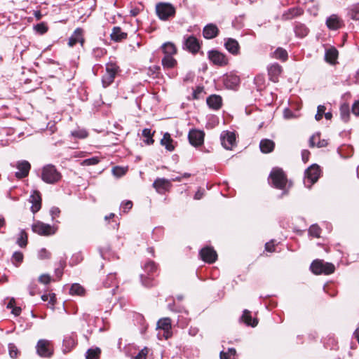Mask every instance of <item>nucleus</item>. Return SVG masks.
Instances as JSON below:
<instances>
[{"instance_id":"obj_1","label":"nucleus","mask_w":359,"mask_h":359,"mask_svg":"<svg viewBox=\"0 0 359 359\" xmlns=\"http://www.w3.org/2000/svg\"><path fill=\"white\" fill-rule=\"evenodd\" d=\"M61 174L53 165H47L42 169L41 179L48 184H55L60 180Z\"/></svg>"},{"instance_id":"obj_2","label":"nucleus","mask_w":359,"mask_h":359,"mask_svg":"<svg viewBox=\"0 0 359 359\" xmlns=\"http://www.w3.org/2000/svg\"><path fill=\"white\" fill-rule=\"evenodd\" d=\"M334 269L332 264L319 259L313 261L311 265V269L315 274H330L334 271Z\"/></svg>"},{"instance_id":"obj_3","label":"nucleus","mask_w":359,"mask_h":359,"mask_svg":"<svg viewBox=\"0 0 359 359\" xmlns=\"http://www.w3.org/2000/svg\"><path fill=\"white\" fill-rule=\"evenodd\" d=\"M156 11L161 20H166L175 14V8L169 3L161 2L156 4Z\"/></svg>"},{"instance_id":"obj_4","label":"nucleus","mask_w":359,"mask_h":359,"mask_svg":"<svg viewBox=\"0 0 359 359\" xmlns=\"http://www.w3.org/2000/svg\"><path fill=\"white\" fill-rule=\"evenodd\" d=\"M320 174V167L313 164L307 168L305 171V177L304 183L306 187L310 188L314 183H316Z\"/></svg>"},{"instance_id":"obj_5","label":"nucleus","mask_w":359,"mask_h":359,"mask_svg":"<svg viewBox=\"0 0 359 359\" xmlns=\"http://www.w3.org/2000/svg\"><path fill=\"white\" fill-rule=\"evenodd\" d=\"M119 70V67L112 62L106 65V72L102 76V85L104 88L109 86L114 82L115 76Z\"/></svg>"},{"instance_id":"obj_6","label":"nucleus","mask_w":359,"mask_h":359,"mask_svg":"<svg viewBox=\"0 0 359 359\" xmlns=\"http://www.w3.org/2000/svg\"><path fill=\"white\" fill-rule=\"evenodd\" d=\"M273 186L279 189H283L287 183L286 176L282 169L274 168L270 174Z\"/></svg>"},{"instance_id":"obj_7","label":"nucleus","mask_w":359,"mask_h":359,"mask_svg":"<svg viewBox=\"0 0 359 359\" xmlns=\"http://www.w3.org/2000/svg\"><path fill=\"white\" fill-rule=\"evenodd\" d=\"M32 231L41 236H50L55 233V229L50 224L37 221L32 226Z\"/></svg>"},{"instance_id":"obj_8","label":"nucleus","mask_w":359,"mask_h":359,"mask_svg":"<svg viewBox=\"0 0 359 359\" xmlns=\"http://www.w3.org/2000/svg\"><path fill=\"white\" fill-rule=\"evenodd\" d=\"M220 140L226 149H231L236 144V135L233 132L223 131L220 135Z\"/></svg>"},{"instance_id":"obj_9","label":"nucleus","mask_w":359,"mask_h":359,"mask_svg":"<svg viewBox=\"0 0 359 359\" xmlns=\"http://www.w3.org/2000/svg\"><path fill=\"white\" fill-rule=\"evenodd\" d=\"M204 133L200 130H191L189 133V140L191 145L194 147H199L203 144Z\"/></svg>"},{"instance_id":"obj_10","label":"nucleus","mask_w":359,"mask_h":359,"mask_svg":"<svg viewBox=\"0 0 359 359\" xmlns=\"http://www.w3.org/2000/svg\"><path fill=\"white\" fill-rule=\"evenodd\" d=\"M36 351L41 357H50L53 353L50 341L46 339H40L36 345Z\"/></svg>"},{"instance_id":"obj_11","label":"nucleus","mask_w":359,"mask_h":359,"mask_svg":"<svg viewBox=\"0 0 359 359\" xmlns=\"http://www.w3.org/2000/svg\"><path fill=\"white\" fill-rule=\"evenodd\" d=\"M171 327V320L169 318H161L157 323V329L163 331V337L165 339L172 336Z\"/></svg>"},{"instance_id":"obj_12","label":"nucleus","mask_w":359,"mask_h":359,"mask_svg":"<svg viewBox=\"0 0 359 359\" xmlns=\"http://www.w3.org/2000/svg\"><path fill=\"white\" fill-rule=\"evenodd\" d=\"M210 60L215 65L223 66L228 63L226 57L217 50H211L208 53Z\"/></svg>"},{"instance_id":"obj_13","label":"nucleus","mask_w":359,"mask_h":359,"mask_svg":"<svg viewBox=\"0 0 359 359\" xmlns=\"http://www.w3.org/2000/svg\"><path fill=\"white\" fill-rule=\"evenodd\" d=\"M18 171L15 172L17 178L21 179L27 177L31 168L30 163L27 161H21L17 163Z\"/></svg>"},{"instance_id":"obj_14","label":"nucleus","mask_w":359,"mask_h":359,"mask_svg":"<svg viewBox=\"0 0 359 359\" xmlns=\"http://www.w3.org/2000/svg\"><path fill=\"white\" fill-rule=\"evenodd\" d=\"M202 259L208 263H213L216 261L217 255L212 248H204L200 252Z\"/></svg>"},{"instance_id":"obj_15","label":"nucleus","mask_w":359,"mask_h":359,"mask_svg":"<svg viewBox=\"0 0 359 359\" xmlns=\"http://www.w3.org/2000/svg\"><path fill=\"white\" fill-rule=\"evenodd\" d=\"M153 186L158 193H163L170 188L171 182L165 178H158L154 181Z\"/></svg>"},{"instance_id":"obj_16","label":"nucleus","mask_w":359,"mask_h":359,"mask_svg":"<svg viewBox=\"0 0 359 359\" xmlns=\"http://www.w3.org/2000/svg\"><path fill=\"white\" fill-rule=\"evenodd\" d=\"M29 201L32 204L31 210L33 213H36L41 209V197L39 191H34L33 192V194L30 196Z\"/></svg>"},{"instance_id":"obj_17","label":"nucleus","mask_w":359,"mask_h":359,"mask_svg":"<svg viewBox=\"0 0 359 359\" xmlns=\"http://www.w3.org/2000/svg\"><path fill=\"white\" fill-rule=\"evenodd\" d=\"M326 25L330 29L337 30L341 27L343 21L337 15L333 14L327 19Z\"/></svg>"},{"instance_id":"obj_18","label":"nucleus","mask_w":359,"mask_h":359,"mask_svg":"<svg viewBox=\"0 0 359 359\" xmlns=\"http://www.w3.org/2000/svg\"><path fill=\"white\" fill-rule=\"evenodd\" d=\"M83 29L77 28L69 39L68 44L70 47L74 46L76 43H80L83 46L84 39L83 37Z\"/></svg>"},{"instance_id":"obj_19","label":"nucleus","mask_w":359,"mask_h":359,"mask_svg":"<svg viewBox=\"0 0 359 359\" xmlns=\"http://www.w3.org/2000/svg\"><path fill=\"white\" fill-rule=\"evenodd\" d=\"M219 29L214 24H209L206 25L203 31V36L205 39H211L216 37L218 35Z\"/></svg>"},{"instance_id":"obj_20","label":"nucleus","mask_w":359,"mask_h":359,"mask_svg":"<svg viewBox=\"0 0 359 359\" xmlns=\"http://www.w3.org/2000/svg\"><path fill=\"white\" fill-rule=\"evenodd\" d=\"M185 46L192 53L198 52L200 48L199 43L197 39L192 36L187 38L185 40Z\"/></svg>"},{"instance_id":"obj_21","label":"nucleus","mask_w":359,"mask_h":359,"mask_svg":"<svg viewBox=\"0 0 359 359\" xmlns=\"http://www.w3.org/2000/svg\"><path fill=\"white\" fill-rule=\"evenodd\" d=\"M268 71L270 79L274 83L278 82V76L282 72V67L278 64H274L269 68Z\"/></svg>"},{"instance_id":"obj_22","label":"nucleus","mask_w":359,"mask_h":359,"mask_svg":"<svg viewBox=\"0 0 359 359\" xmlns=\"http://www.w3.org/2000/svg\"><path fill=\"white\" fill-rule=\"evenodd\" d=\"M222 97L217 95H212L207 98L208 105L213 109H219L222 106Z\"/></svg>"},{"instance_id":"obj_23","label":"nucleus","mask_w":359,"mask_h":359,"mask_svg":"<svg viewBox=\"0 0 359 359\" xmlns=\"http://www.w3.org/2000/svg\"><path fill=\"white\" fill-rule=\"evenodd\" d=\"M274 142L269 139H264L261 140L259 147L262 152L268 154L271 152L274 149Z\"/></svg>"},{"instance_id":"obj_24","label":"nucleus","mask_w":359,"mask_h":359,"mask_svg":"<svg viewBox=\"0 0 359 359\" xmlns=\"http://www.w3.org/2000/svg\"><path fill=\"white\" fill-rule=\"evenodd\" d=\"M241 320L246 325L252 327H255L258 323L257 320L256 318H252L251 316V312L247 309L243 311Z\"/></svg>"},{"instance_id":"obj_25","label":"nucleus","mask_w":359,"mask_h":359,"mask_svg":"<svg viewBox=\"0 0 359 359\" xmlns=\"http://www.w3.org/2000/svg\"><path fill=\"white\" fill-rule=\"evenodd\" d=\"M240 79L237 76L229 75L227 76L224 79V84L226 88L230 89H234L238 86Z\"/></svg>"},{"instance_id":"obj_26","label":"nucleus","mask_w":359,"mask_h":359,"mask_svg":"<svg viewBox=\"0 0 359 359\" xmlns=\"http://www.w3.org/2000/svg\"><path fill=\"white\" fill-rule=\"evenodd\" d=\"M226 48L232 54H237L239 50V45L236 40L228 39L225 43Z\"/></svg>"},{"instance_id":"obj_27","label":"nucleus","mask_w":359,"mask_h":359,"mask_svg":"<svg viewBox=\"0 0 359 359\" xmlns=\"http://www.w3.org/2000/svg\"><path fill=\"white\" fill-rule=\"evenodd\" d=\"M127 36V34L126 32H122L121 29L119 27H114L112 30V33L111 34V38L113 41H119L123 39H126Z\"/></svg>"},{"instance_id":"obj_28","label":"nucleus","mask_w":359,"mask_h":359,"mask_svg":"<svg viewBox=\"0 0 359 359\" xmlns=\"http://www.w3.org/2000/svg\"><path fill=\"white\" fill-rule=\"evenodd\" d=\"M162 145L165 146V149L170 151L174 150L175 147L172 145V140L168 133H165L161 140Z\"/></svg>"},{"instance_id":"obj_29","label":"nucleus","mask_w":359,"mask_h":359,"mask_svg":"<svg viewBox=\"0 0 359 359\" xmlns=\"http://www.w3.org/2000/svg\"><path fill=\"white\" fill-rule=\"evenodd\" d=\"M162 49L165 55H173L177 53V48L175 46L170 42L165 43L162 46Z\"/></svg>"},{"instance_id":"obj_30","label":"nucleus","mask_w":359,"mask_h":359,"mask_svg":"<svg viewBox=\"0 0 359 359\" xmlns=\"http://www.w3.org/2000/svg\"><path fill=\"white\" fill-rule=\"evenodd\" d=\"M338 56V51L335 48L328 49L325 53V60L330 63H334Z\"/></svg>"},{"instance_id":"obj_31","label":"nucleus","mask_w":359,"mask_h":359,"mask_svg":"<svg viewBox=\"0 0 359 359\" xmlns=\"http://www.w3.org/2000/svg\"><path fill=\"white\" fill-rule=\"evenodd\" d=\"M177 64V61L172 57V55H165L162 59V65L165 68H172Z\"/></svg>"},{"instance_id":"obj_32","label":"nucleus","mask_w":359,"mask_h":359,"mask_svg":"<svg viewBox=\"0 0 359 359\" xmlns=\"http://www.w3.org/2000/svg\"><path fill=\"white\" fill-rule=\"evenodd\" d=\"M70 294H76V295H83L85 292L84 288L78 283H74L72 285L70 288Z\"/></svg>"},{"instance_id":"obj_33","label":"nucleus","mask_w":359,"mask_h":359,"mask_svg":"<svg viewBox=\"0 0 359 359\" xmlns=\"http://www.w3.org/2000/svg\"><path fill=\"white\" fill-rule=\"evenodd\" d=\"M273 56L276 59L285 61L287 58V51L283 48H278L275 50Z\"/></svg>"},{"instance_id":"obj_34","label":"nucleus","mask_w":359,"mask_h":359,"mask_svg":"<svg viewBox=\"0 0 359 359\" xmlns=\"http://www.w3.org/2000/svg\"><path fill=\"white\" fill-rule=\"evenodd\" d=\"M100 353L99 348L88 349L86 353V359H98Z\"/></svg>"},{"instance_id":"obj_35","label":"nucleus","mask_w":359,"mask_h":359,"mask_svg":"<svg viewBox=\"0 0 359 359\" xmlns=\"http://www.w3.org/2000/svg\"><path fill=\"white\" fill-rule=\"evenodd\" d=\"M17 243L21 248L25 247L27 244V234L24 231L22 230L20 233L19 238H18Z\"/></svg>"},{"instance_id":"obj_36","label":"nucleus","mask_w":359,"mask_h":359,"mask_svg":"<svg viewBox=\"0 0 359 359\" xmlns=\"http://www.w3.org/2000/svg\"><path fill=\"white\" fill-rule=\"evenodd\" d=\"M142 135L145 137V143L147 144H151L154 143V140L152 139V133L150 129L145 128L142 130Z\"/></svg>"},{"instance_id":"obj_37","label":"nucleus","mask_w":359,"mask_h":359,"mask_svg":"<svg viewBox=\"0 0 359 359\" xmlns=\"http://www.w3.org/2000/svg\"><path fill=\"white\" fill-rule=\"evenodd\" d=\"M63 343L65 346V349L64 350L65 352L69 351L70 349L76 344L75 340L71 337L65 338Z\"/></svg>"},{"instance_id":"obj_38","label":"nucleus","mask_w":359,"mask_h":359,"mask_svg":"<svg viewBox=\"0 0 359 359\" xmlns=\"http://www.w3.org/2000/svg\"><path fill=\"white\" fill-rule=\"evenodd\" d=\"M41 299L44 302L48 301L49 304L52 306H54L56 302L55 294L54 293L43 294L41 296Z\"/></svg>"},{"instance_id":"obj_39","label":"nucleus","mask_w":359,"mask_h":359,"mask_svg":"<svg viewBox=\"0 0 359 359\" xmlns=\"http://www.w3.org/2000/svg\"><path fill=\"white\" fill-rule=\"evenodd\" d=\"M144 270L149 275L150 273H152L156 271V266L154 262L149 261L145 264Z\"/></svg>"},{"instance_id":"obj_40","label":"nucleus","mask_w":359,"mask_h":359,"mask_svg":"<svg viewBox=\"0 0 359 359\" xmlns=\"http://www.w3.org/2000/svg\"><path fill=\"white\" fill-rule=\"evenodd\" d=\"M350 15L353 20H359V3L351 8Z\"/></svg>"},{"instance_id":"obj_41","label":"nucleus","mask_w":359,"mask_h":359,"mask_svg":"<svg viewBox=\"0 0 359 359\" xmlns=\"http://www.w3.org/2000/svg\"><path fill=\"white\" fill-rule=\"evenodd\" d=\"M309 233L316 238L320 237V229L318 225H312L309 228Z\"/></svg>"},{"instance_id":"obj_42","label":"nucleus","mask_w":359,"mask_h":359,"mask_svg":"<svg viewBox=\"0 0 359 359\" xmlns=\"http://www.w3.org/2000/svg\"><path fill=\"white\" fill-rule=\"evenodd\" d=\"M8 351H9V355L11 358H15L18 357V349L17 348V347L15 344H8Z\"/></svg>"},{"instance_id":"obj_43","label":"nucleus","mask_w":359,"mask_h":359,"mask_svg":"<svg viewBox=\"0 0 359 359\" xmlns=\"http://www.w3.org/2000/svg\"><path fill=\"white\" fill-rule=\"evenodd\" d=\"M23 259V255L20 252H15L13 255V263L18 266L19 264H20L22 262Z\"/></svg>"},{"instance_id":"obj_44","label":"nucleus","mask_w":359,"mask_h":359,"mask_svg":"<svg viewBox=\"0 0 359 359\" xmlns=\"http://www.w3.org/2000/svg\"><path fill=\"white\" fill-rule=\"evenodd\" d=\"M325 107L324 105H319L317 109V114L315 116V118L316 121H320L323 116L325 114Z\"/></svg>"},{"instance_id":"obj_45","label":"nucleus","mask_w":359,"mask_h":359,"mask_svg":"<svg viewBox=\"0 0 359 359\" xmlns=\"http://www.w3.org/2000/svg\"><path fill=\"white\" fill-rule=\"evenodd\" d=\"M99 161L100 160L97 157H93L83 160L81 164L83 165H96L99 163Z\"/></svg>"},{"instance_id":"obj_46","label":"nucleus","mask_w":359,"mask_h":359,"mask_svg":"<svg viewBox=\"0 0 359 359\" xmlns=\"http://www.w3.org/2000/svg\"><path fill=\"white\" fill-rule=\"evenodd\" d=\"M72 135L79 138H85L88 136V133L85 130H77L72 133Z\"/></svg>"},{"instance_id":"obj_47","label":"nucleus","mask_w":359,"mask_h":359,"mask_svg":"<svg viewBox=\"0 0 359 359\" xmlns=\"http://www.w3.org/2000/svg\"><path fill=\"white\" fill-rule=\"evenodd\" d=\"M38 256L39 259H48L50 256V254L45 248H42L39 251Z\"/></svg>"},{"instance_id":"obj_48","label":"nucleus","mask_w":359,"mask_h":359,"mask_svg":"<svg viewBox=\"0 0 359 359\" xmlns=\"http://www.w3.org/2000/svg\"><path fill=\"white\" fill-rule=\"evenodd\" d=\"M51 280V278L48 274H42L39 278V281L42 283L47 285L48 284Z\"/></svg>"},{"instance_id":"obj_49","label":"nucleus","mask_w":359,"mask_h":359,"mask_svg":"<svg viewBox=\"0 0 359 359\" xmlns=\"http://www.w3.org/2000/svg\"><path fill=\"white\" fill-rule=\"evenodd\" d=\"M348 114H349V112H348V106H342L341 107V115L342 116V118L344 120V121H347L348 120Z\"/></svg>"},{"instance_id":"obj_50","label":"nucleus","mask_w":359,"mask_h":359,"mask_svg":"<svg viewBox=\"0 0 359 359\" xmlns=\"http://www.w3.org/2000/svg\"><path fill=\"white\" fill-rule=\"evenodd\" d=\"M148 354V349L144 348L142 349L138 354L134 358V359H146Z\"/></svg>"},{"instance_id":"obj_51","label":"nucleus","mask_w":359,"mask_h":359,"mask_svg":"<svg viewBox=\"0 0 359 359\" xmlns=\"http://www.w3.org/2000/svg\"><path fill=\"white\" fill-rule=\"evenodd\" d=\"M112 172L115 176L120 177L125 173V171L122 168L115 167L113 168Z\"/></svg>"},{"instance_id":"obj_52","label":"nucleus","mask_w":359,"mask_h":359,"mask_svg":"<svg viewBox=\"0 0 359 359\" xmlns=\"http://www.w3.org/2000/svg\"><path fill=\"white\" fill-rule=\"evenodd\" d=\"M203 88L201 86H198L193 92V97L194 99H198L200 97V95L203 93Z\"/></svg>"},{"instance_id":"obj_53","label":"nucleus","mask_w":359,"mask_h":359,"mask_svg":"<svg viewBox=\"0 0 359 359\" xmlns=\"http://www.w3.org/2000/svg\"><path fill=\"white\" fill-rule=\"evenodd\" d=\"M320 139V135L319 134H316V135H313L311 136V137L310 138V146L311 147H314L315 145H316L317 142H318Z\"/></svg>"},{"instance_id":"obj_54","label":"nucleus","mask_w":359,"mask_h":359,"mask_svg":"<svg viewBox=\"0 0 359 359\" xmlns=\"http://www.w3.org/2000/svg\"><path fill=\"white\" fill-rule=\"evenodd\" d=\"M133 207V203L131 201H127L122 204V208L124 212L130 210Z\"/></svg>"},{"instance_id":"obj_55","label":"nucleus","mask_w":359,"mask_h":359,"mask_svg":"<svg viewBox=\"0 0 359 359\" xmlns=\"http://www.w3.org/2000/svg\"><path fill=\"white\" fill-rule=\"evenodd\" d=\"M36 29L41 34H43L47 32V27L43 24H39L36 26Z\"/></svg>"},{"instance_id":"obj_56","label":"nucleus","mask_w":359,"mask_h":359,"mask_svg":"<svg viewBox=\"0 0 359 359\" xmlns=\"http://www.w3.org/2000/svg\"><path fill=\"white\" fill-rule=\"evenodd\" d=\"M265 249H266V250H267L268 252H274L275 245L273 243V241L266 243L265 245Z\"/></svg>"},{"instance_id":"obj_57","label":"nucleus","mask_w":359,"mask_h":359,"mask_svg":"<svg viewBox=\"0 0 359 359\" xmlns=\"http://www.w3.org/2000/svg\"><path fill=\"white\" fill-rule=\"evenodd\" d=\"M309 155H310V152L308 150H303L302 151V158L304 163L308 161Z\"/></svg>"},{"instance_id":"obj_58","label":"nucleus","mask_w":359,"mask_h":359,"mask_svg":"<svg viewBox=\"0 0 359 359\" xmlns=\"http://www.w3.org/2000/svg\"><path fill=\"white\" fill-rule=\"evenodd\" d=\"M352 112L356 115L359 116V101L355 102L352 107Z\"/></svg>"},{"instance_id":"obj_59","label":"nucleus","mask_w":359,"mask_h":359,"mask_svg":"<svg viewBox=\"0 0 359 359\" xmlns=\"http://www.w3.org/2000/svg\"><path fill=\"white\" fill-rule=\"evenodd\" d=\"M301 28H302V27H299H299H297L296 31H295V32H296V34H297V35H301L302 36H304V35H306V34H307V30H306V29L303 28V30H302V31H301V33H300V32H299V30H300V29H301Z\"/></svg>"},{"instance_id":"obj_60","label":"nucleus","mask_w":359,"mask_h":359,"mask_svg":"<svg viewBox=\"0 0 359 359\" xmlns=\"http://www.w3.org/2000/svg\"><path fill=\"white\" fill-rule=\"evenodd\" d=\"M327 144V142L325 140H319L316 144V146L318 147H326Z\"/></svg>"},{"instance_id":"obj_61","label":"nucleus","mask_w":359,"mask_h":359,"mask_svg":"<svg viewBox=\"0 0 359 359\" xmlns=\"http://www.w3.org/2000/svg\"><path fill=\"white\" fill-rule=\"evenodd\" d=\"M50 212L53 217H54L57 216L60 214V211L58 208H53L50 210Z\"/></svg>"},{"instance_id":"obj_62","label":"nucleus","mask_w":359,"mask_h":359,"mask_svg":"<svg viewBox=\"0 0 359 359\" xmlns=\"http://www.w3.org/2000/svg\"><path fill=\"white\" fill-rule=\"evenodd\" d=\"M20 312H21V309L20 307H14L12 309V313L16 316H19L20 314Z\"/></svg>"},{"instance_id":"obj_63","label":"nucleus","mask_w":359,"mask_h":359,"mask_svg":"<svg viewBox=\"0 0 359 359\" xmlns=\"http://www.w3.org/2000/svg\"><path fill=\"white\" fill-rule=\"evenodd\" d=\"M15 304V301L14 298H12L10 300V302H8V304H7V308L13 309L15 307L14 306Z\"/></svg>"},{"instance_id":"obj_64","label":"nucleus","mask_w":359,"mask_h":359,"mask_svg":"<svg viewBox=\"0 0 359 359\" xmlns=\"http://www.w3.org/2000/svg\"><path fill=\"white\" fill-rule=\"evenodd\" d=\"M140 12V10L137 8L130 10V13L132 16H136Z\"/></svg>"}]
</instances>
